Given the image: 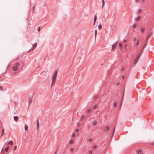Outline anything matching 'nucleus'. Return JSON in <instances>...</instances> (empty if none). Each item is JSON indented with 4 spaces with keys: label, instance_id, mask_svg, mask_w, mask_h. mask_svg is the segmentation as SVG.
<instances>
[{
    "label": "nucleus",
    "instance_id": "nucleus-44",
    "mask_svg": "<svg viewBox=\"0 0 154 154\" xmlns=\"http://www.w3.org/2000/svg\"><path fill=\"white\" fill-rule=\"evenodd\" d=\"M136 2H138L139 0H135Z\"/></svg>",
    "mask_w": 154,
    "mask_h": 154
},
{
    "label": "nucleus",
    "instance_id": "nucleus-31",
    "mask_svg": "<svg viewBox=\"0 0 154 154\" xmlns=\"http://www.w3.org/2000/svg\"><path fill=\"white\" fill-rule=\"evenodd\" d=\"M137 25L136 24H135L133 25L134 28H135L137 26Z\"/></svg>",
    "mask_w": 154,
    "mask_h": 154
},
{
    "label": "nucleus",
    "instance_id": "nucleus-26",
    "mask_svg": "<svg viewBox=\"0 0 154 154\" xmlns=\"http://www.w3.org/2000/svg\"><path fill=\"white\" fill-rule=\"evenodd\" d=\"M70 150L71 152H73L74 151V149L73 148H71L70 149Z\"/></svg>",
    "mask_w": 154,
    "mask_h": 154
},
{
    "label": "nucleus",
    "instance_id": "nucleus-16",
    "mask_svg": "<svg viewBox=\"0 0 154 154\" xmlns=\"http://www.w3.org/2000/svg\"><path fill=\"white\" fill-rule=\"evenodd\" d=\"M85 115H83L82 116V118L81 119V120L82 121L83 120V119H85Z\"/></svg>",
    "mask_w": 154,
    "mask_h": 154
},
{
    "label": "nucleus",
    "instance_id": "nucleus-42",
    "mask_svg": "<svg viewBox=\"0 0 154 154\" xmlns=\"http://www.w3.org/2000/svg\"><path fill=\"white\" fill-rule=\"evenodd\" d=\"M95 24V23H94H94H93V26H94V25Z\"/></svg>",
    "mask_w": 154,
    "mask_h": 154
},
{
    "label": "nucleus",
    "instance_id": "nucleus-10",
    "mask_svg": "<svg viewBox=\"0 0 154 154\" xmlns=\"http://www.w3.org/2000/svg\"><path fill=\"white\" fill-rule=\"evenodd\" d=\"M28 127L27 125H25V129L26 131H27L28 129Z\"/></svg>",
    "mask_w": 154,
    "mask_h": 154
},
{
    "label": "nucleus",
    "instance_id": "nucleus-39",
    "mask_svg": "<svg viewBox=\"0 0 154 154\" xmlns=\"http://www.w3.org/2000/svg\"><path fill=\"white\" fill-rule=\"evenodd\" d=\"M123 42H125V43H126V42H127L126 40H124Z\"/></svg>",
    "mask_w": 154,
    "mask_h": 154
},
{
    "label": "nucleus",
    "instance_id": "nucleus-28",
    "mask_svg": "<svg viewBox=\"0 0 154 154\" xmlns=\"http://www.w3.org/2000/svg\"><path fill=\"white\" fill-rule=\"evenodd\" d=\"M92 141V139L91 138H90L88 140V141L89 142Z\"/></svg>",
    "mask_w": 154,
    "mask_h": 154
},
{
    "label": "nucleus",
    "instance_id": "nucleus-5",
    "mask_svg": "<svg viewBox=\"0 0 154 154\" xmlns=\"http://www.w3.org/2000/svg\"><path fill=\"white\" fill-rule=\"evenodd\" d=\"M137 154H143L142 151L141 149H138L136 150Z\"/></svg>",
    "mask_w": 154,
    "mask_h": 154
},
{
    "label": "nucleus",
    "instance_id": "nucleus-21",
    "mask_svg": "<svg viewBox=\"0 0 154 154\" xmlns=\"http://www.w3.org/2000/svg\"><path fill=\"white\" fill-rule=\"evenodd\" d=\"M97 30H96L95 31V38H96V36H97Z\"/></svg>",
    "mask_w": 154,
    "mask_h": 154
},
{
    "label": "nucleus",
    "instance_id": "nucleus-20",
    "mask_svg": "<svg viewBox=\"0 0 154 154\" xmlns=\"http://www.w3.org/2000/svg\"><path fill=\"white\" fill-rule=\"evenodd\" d=\"M93 152V151L91 150H90L88 151V153L89 154H91Z\"/></svg>",
    "mask_w": 154,
    "mask_h": 154
},
{
    "label": "nucleus",
    "instance_id": "nucleus-15",
    "mask_svg": "<svg viewBox=\"0 0 154 154\" xmlns=\"http://www.w3.org/2000/svg\"><path fill=\"white\" fill-rule=\"evenodd\" d=\"M119 47H120V48L121 49L122 48V45L121 43H119Z\"/></svg>",
    "mask_w": 154,
    "mask_h": 154
},
{
    "label": "nucleus",
    "instance_id": "nucleus-2",
    "mask_svg": "<svg viewBox=\"0 0 154 154\" xmlns=\"http://www.w3.org/2000/svg\"><path fill=\"white\" fill-rule=\"evenodd\" d=\"M20 64L19 63H17L15 65L12 67V69L14 71H17L19 66Z\"/></svg>",
    "mask_w": 154,
    "mask_h": 154
},
{
    "label": "nucleus",
    "instance_id": "nucleus-36",
    "mask_svg": "<svg viewBox=\"0 0 154 154\" xmlns=\"http://www.w3.org/2000/svg\"><path fill=\"white\" fill-rule=\"evenodd\" d=\"M141 30L142 32H144V29H143L142 28Z\"/></svg>",
    "mask_w": 154,
    "mask_h": 154
},
{
    "label": "nucleus",
    "instance_id": "nucleus-12",
    "mask_svg": "<svg viewBox=\"0 0 154 154\" xmlns=\"http://www.w3.org/2000/svg\"><path fill=\"white\" fill-rule=\"evenodd\" d=\"M18 119V118L17 116H15L14 117V119L16 122H17V121Z\"/></svg>",
    "mask_w": 154,
    "mask_h": 154
},
{
    "label": "nucleus",
    "instance_id": "nucleus-23",
    "mask_svg": "<svg viewBox=\"0 0 154 154\" xmlns=\"http://www.w3.org/2000/svg\"><path fill=\"white\" fill-rule=\"evenodd\" d=\"M4 129L3 128L2 130V132L1 136H2L3 135L4 133Z\"/></svg>",
    "mask_w": 154,
    "mask_h": 154
},
{
    "label": "nucleus",
    "instance_id": "nucleus-30",
    "mask_svg": "<svg viewBox=\"0 0 154 154\" xmlns=\"http://www.w3.org/2000/svg\"><path fill=\"white\" fill-rule=\"evenodd\" d=\"M109 126L106 127V130L107 131H108L109 130Z\"/></svg>",
    "mask_w": 154,
    "mask_h": 154
},
{
    "label": "nucleus",
    "instance_id": "nucleus-13",
    "mask_svg": "<svg viewBox=\"0 0 154 154\" xmlns=\"http://www.w3.org/2000/svg\"><path fill=\"white\" fill-rule=\"evenodd\" d=\"M139 40H138L136 42V46H138L139 45Z\"/></svg>",
    "mask_w": 154,
    "mask_h": 154
},
{
    "label": "nucleus",
    "instance_id": "nucleus-19",
    "mask_svg": "<svg viewBox=\"0 0 154 154\" xmlns=\"http://www.w3.org/2000/svg\"><path fill=\"white\" fill-rule=\"evenodd\" d=\"M102 3H103V5L102 6V8H103V6H104V4H105V2L104 1V0H103L102 1Z\"/></svg>",
    "mask_w": 154,
    "mask_h": 154
},
{
    "label": "nucleus",
    "instance_id": "nucleus-3",
    "mask_svg": "<svg viewBox=\"0 0 154 154\" xmlns=\"http://www.w3.org/2000/svg\"><path fill=\"white\" fill-rule=\"evenodd\" d=\"M140 55L141 53H139V54H138L137 55L134 62V64L135 65L137 63L138 61V60L139 59L140 56Z\"/></svg>",
    "mask_w": 154,
    "mask_h": 154
},
{
    "label": "nucleus",
    "instance_id": "nucleus-18",
    "mask_svg": "<svg viewBox=\"0 0 154 154\" xmlns=\"http://www.w3.org/2000/svg\"><path fill=\"white\" fill-rule=\"evenodd\" d=\"M97 16L96 15H95L94 16V23H95V22L97 20Z\"/></svg>",
    "mask_w": 154,
    "mask_h": 154
},
{
    "label": "nucleus",
    "instance_id": "nucleus-47",
    "mask_svg": "<svg viewBox=\"0 0 154 154\" xmlns=\"http://www.w3.org/2000/svg\"><path fill=\"white\" fill-rule=\"evenodd\" d=\"M38 127L39 126V125L38 124Z\"/></svg>",
    "mask_w": 154,
    "mask_h": 154
},
{
    "label": "nucleus",
    "instance_id": "nucleus-41",
    "mask_svg": "<svg viewBox=\"0 0 154 154\" xmlns=\"http://www.w3.org/2000/svg\"><path fill=\"white\" fill-rule=\"evenodd\" d=\"M97 147V145H95L94 146V148H96V147Z\"/></svg>",
    "mask_w": 154,
    "mask_h": 154
},
{
    "label": "nucleus",
    "instance_id": "nucleus-29",
    "mask_svg": "<svg viewBox=\"0 0 154 154\" xmlns=\"http://www.w3.org/2000/svg\"><path fill=\"white\" fill-rule=\"evenodd\" d=\"M97 107V105H95L94 106V109H96Z\"/></svg>",
    "mask_w": 154,
    "mask_h": 154
},
{
    "label": "nucleus",
    "instance_id": "nucleus-11",
    "mask_svg": "<svg viewBox=\"0 0 154 154\" xmlns=\"http://www.w3.org/2000/svg\"><path fill=\"white\" fill-rule=\"evenodd\" d=\"M97 123V122L96 121H94L93 122V125L95 126L96 125Z\"/></svg>",
    "mask_w": 154,
    "mask_h": 154
},
{
    "label": "nucleus",
    "instance_id": "nucleus-17",
    "mask_svg": "<svg viewBox=\"0 0 154 154\" xmlns=\"http://www.w3.org/2000/svg\"><path fill=\"white\" fill-rule=\"evenodd\" d=\"M98 27V28L100 29H101L102 28V26L101 25H100V24L99 25Z\"/></svg>",
    "mask_w": 154,
    "mask_h": 154
},
{
    "label": "nucleus",
    "instance_id": "nucleus-37",
    "mask_svg": "<svg viewBox=\"0 0 154 154\" xmlns=\"http://www.w3.org/2000/svg\"><path fill=\"white\" fill-rule=\"evenodd\" d=\"M127 46V44L125 45V49H126V48Z\"/></svg>",
    "mask_w": 154,
    "mask_h": 154
},
{
    "label": "nucleus",
    "instance_id": "nucleus-1",
    "mask_svg": "<svg viewBox=\"0 0 154 154\" xmlns=\"http://www.w3.org/2000/svg\"><path fill=\"white\" fill-rule=\"evenodd\" d=\"M57 72H55L52 77L51 86H54L55 85V82L56 81V79L57 78Z\"/></svg>",
    "mask_w": 154,
    "mask_h": 154
},
{
    "label": "nucleus",
    "instance_id": "nucleus-27",
    "mask_svg": "<svg viewBox=\"0 0 154 154\" xmlns=\"http://www.w3.org/2000/svg\"><path fill=\"white\" fill-rule=\"evenodd\" d=\"M3 90V87L2 86H0V90L2 91Z\"/></svg>",
    "mask_w": 154,
    "mask_h": 154
},
{
    "label": "nucleus",
    "instance_id": "nucleus-35",
    "mask_svg": "<svg viewBox=\"0 0 154 154\" xmlns=\"http://www.w3.org/2000/svg\"><path fill=\"white\" fill-rule=\"evenodd\" d=\"M75 133H74L73 134L72 136L73 137H75Z\"/></svg>",
    "mask_w": 154,
    "mask_h": 154
},
{
    "label": "nucleus",
    "instance_id": "nucleus-45",
    "mask_svg": "<svg viewBox=\"0 0 154 154\" xmlns=\"http://www.w3.org/2000/svg\"><path fill=\"white\" fill-rule=\"evenodd\" d=\"M152 145H154V143H152Z\"/></svg>",
    "mask_w": 154,
    "mask_h": 154
},
{
    "label": "nucleus",
    "instance_id": "nucleus-25",
    "mask_svg": "<svg viewBox=\"0 0 154 154\" xmlns=\"http://www.w3.org/2000/svg\"><path fill=\"white\" fill-rule=\"evenodd\" d=\"M91 109H88V110H87V112H88V113L90 112H91Z\"/></svg>",
    "mask_w": 154,
    "mask_h": 154
},
{
    "label": "nucleus",
    "instance_id": "nucleus-4",
    "mask_svg": "<svg viewBox=\"0 0 154 154\" xmlns=\"http://www.w3.org/2000/svg\"><path fill=\"white\" fill-rule=\"evenodd\" d=\"M118 42H116L114 44H113L112 47V51H113L116 48L117 44Z\"/></svg>",
    "mask_w": 154,
    "mask_h": 154
},
{
    "label": "nucleus",
    "instance_id": "nucleus-22",
    "mask_svg": "<svg viewBox=\"0 0 154 154\" xmlns=\"http://www.w3.org/2000/svg\"><path fill=\"white\" fill-rule=\"evenodd\" d=\"M151 35V34H149L148 36L146 39V41L148 40V39H149V37Z\"/></svg>",
    "mask_w": 154,
    "mask_h": 154
},
{
    "label": "nucleus",
    "instance_id": "nucleus-6",
    "mask_svg": "<svg viewBox=\"0 0 154 154\" xmlns=\"http://www.w3.org/2000/svg\"><path fill=\"white\" fill-rule=\"evenodd\" d=\"M141 19V17L140 16H138L136 18L135 20L136 21H138L140 20Z\"/></svg>",
    "mask_w": 154,
    "mask_h": 154
},
{
    "label": "nucleus",
    "instance_id": "nucleus-14",
    "mask_svg": "<svg viewBox=\"0 0 154 154\" xmlns=\"http://www.w3.org/2000/svg\"><path fill=\"white\" fill-rule=\"evenodd\" d=\"M71 144H72L73 143V140H70L69 142Z\"/></svg>",
    "mask_w": 154,
    "mask_h": 154
},
{
    "label": "nucleus",
    "instance_id": "nucleus-9",
    "mask_svg": "<svg viewBox=\"0 0 154 154\" xmlns=\"http://www.w3.org/2000/svg\"><path fill=\"white\" fill-rule=\"evenodd\" d=\"M8 149H9V146H7L6 147L5 149V150L6 152H7L8 151Z\"/></svg>",
    "mask_w": 154,
    "mask_h": 154
},
{
    "label": "nucleus",
    "instance_id": "nucleus-32",
    "mask_svg": "<svg viewBox=\"0 0 154 154\" xmlns=\"http://www.w3.org/2000/svg\"><path fill=\"white\" fill-rule=\"evenodd\" d=\"M117 106V103H115L114 104V106L115 107L116 106Z\"/></svg>",
    "mask_w": 154,
    "mask_h": 154
},
{
    "label": "nucleus",
    "instance_id": "nucleus-43",
    "mask_svg": "<svg viewBox=\"0 0 154 154\" xmlns=\"http://www.w3.org/2000/svg\"><path fill=\"white\" fill-rule=\"evenodd\" d=\"M40 28H39L38 29V31H40Z\"/></svg>",
    "mask_w": 154,
    "mask_h": 154
},
{
    "label": "nucleus",
    "instance_id": "nucleus-40",
    "mask_svg": "<svg viewBox=\"0 0 154 154\" xmlns=\"http://www.w3.org/2000/svg\"><path fill=\"white\" fill-rule=\"evenodd\" d=\"M136 38H134L133 40L134 41H135L136 40Z\"/></svg>",
    "mask_w": 154,
    "mask_h": 154
},
{
    "label": "nucleus",
    "instance_id": "nucleus-7",
    "mask_svg": "<svg viewBox=\"0 0 154 154\" xmlns=\"http://www.w3.org/2000/svg\"><path fill=\"white\" fill-rule=\"evenodd\" d=\"M13 144V142L12 141H10L8 143V145H12Z\"/></svg>",
    "mask_w": 154,
    "mask_h": 154
},
{
    "label": "nucleus",
    "instance_id": "nucleus-33",
    "mask_svg": "<svg viewBox=\"0 0 154 154\" xmlns=\"http://www.w3.org/2000/svg\"><path fill=\"white\" fill-rule=\"evenodd\" d=\"M17 148V146H15L14 148V150H16V149Z\"/></svg>",
    "mask_w": 154,
    "mask_h": 154
},
{
    "label": "nucleus",
    "instance_id": "nucleus-24",
    "mask_svg": "<svg viewBox=\"0 0 154 154\" xmlns=\"http://www.w3.org/2000/svg\"><path fill=\"white\" fill-rule=\"evenodd\" d=\"M141 11V9H139L137 13L138 14H140Z\"/></svg>",
    "mask_w": 154,
    "mask_h": 154
},
{
    "label": "nucleus",
    "instance_id": "nucleus-34",
    "mask_svg": "<svg viewBox=\"0 0 154 154\" xmlns=\"http://www.w3.org/2000/svg\"><path fill=\"white\" fill-rule=\"evenodd\" d=\"M79 131V129H76V130H75V131L76 132H78Z\"/></svg>",
    "mask_w": 154,
    "mask_h": 154
},
{
    "label": "nucleus",
    "instance_id": "nucleus-8",
    "mask_svg": "<svg viewBox=\"0 0 154 154\" xmlns=\"http://www.w3.org/2000/svg\"><path fill=\"white\" fill-rule=\"evenodd\" d=\"M37 46V44L36 43H35V44L33 46V48L32 49V50H33L34 49L36 48V47Z\"/></svg>",
    "mask_w": 154,
    "mask_h": 154
},
{
    "label": "nucleus",
    "instance_id": "nucleus-38",
    "mask_svg": "<svg viewBox=\"0 0 154 154\" xmlns=\"http://www.w3.org/2000/svg\"><path fill=\"white\" fill-rule=\"evenodd\" d=\"M142 3H143L144 2L145 0H141Z\"/></svg>",
    "mask_w": 154,
    "mask_h": 154
},
{
    "label": "nucleus",
    "instance_id": "nucleus-46",
    "mask_svg": "<svg viewBox=\"0 0 154 154\" xmlns=\"http://www.w3.org/2000/svg\"><path fill=\"white\" fill-rule=\"evenodd\" d=\"M3 148L2 150V151H3Z\"/></svg>",
    "mask_w": 154,
    "mask_h": 154
}]
</instances>
